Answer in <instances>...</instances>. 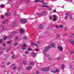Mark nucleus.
<instances>
[{"label": "nucleus", "mask_w": 74, "mask_h": 74, "mask_svg": "<svg viewBox=\"0 0 74 74\" xmlns=\"http://www.w3.org/2000/svg\"><path fill=\"white\" fill-rule=\"evenodd\" d=\"M55 44L53 43H52L51 45L47 47L46 48L44 49V52H46L47 51H48V49H49L50 48H52V47H54L55 48Z\"/></svg>", "instance_id": "1"}, {"label": "nucleus", "mask_w": 74, "mask_h": 74, "mask_svg": "<svg viewBox=\"0 0 74 74\" xmlns=\"http://www.w3.org/2000/svg\"><path fill=\"white\" fill-rule=\"evenodd\" d=\"M27 19L25 18H22L20 20V21L21 23L23 24H25L27 22Z\"/></svg>", "instance_id": "2"}, {"label": "nucleus", "mask_w": 74, "mask_h": 74, "mask_svg": "<svg viewBox=\"0 0 74 74\" xmlns=\"http://www.w3.org/2000/svg\"><path fill=\"white\" fill-rule=\"evenodd\" d=\"M50 68L49 67H48L45 68L41 69L42 71H47Z\"/></svg>", "instance_id": "3"}, {"label": "nucleus", "mask_w": 74, "mask_h": 74, "mask_svg": "<svg viewBox=\"0 0 74 74\" xmlns=\"http://www.w3.org/2000/svg\"><path fill=\"white\" fill-rule=\"evenodd\" d=\"M27 47V45L25 44H24L23 45V46L21 47L22 49H26Z\"/></svg>", "instance_id": "4"}, {"label": "nucleus", "mask_w": 74, "mask_h": 74, "mask_svg": "<svg viewBox=\"0 0 74 74\" xmlns=\"http://www.w3.org/2000/svg\"><path fill=\"white\" fill-rule=\"evenodd\" d=\"M16 20H15L13 22L12 24L11 25V26L12 28L14 27L15 26V24H16Z\"/></svg>", "instance_id": "5"}, {"label": "nucleus", "mask_w": 74, "mask_h": 74, "mask_svg": "<svg viewBox=\"0 0 74 74\" xmlns=\"http://www.w3.org/2000/svg\"><path fill=\"white\" fill-rule=\"evenodd\" d=\"M0 29H1L2 30H7V28H4V27L3 26V25H1V26Z\"/></svg>", "instance_id": "6"}, {"label": "nucleus", "mask_w": 74, "mask_h": 74, "mask_svg": "<svg viewBox=\"0 0 74 74\" xmlns=\"http://www.w3.org/2000/svg\"><path fill=\"white\" fill-rule=\"evenodd\" d=\"M65 15H66V16L65 17L64 19L66 20H67V19L69 18L68 17V16L69 15V14H68V13H65Z\"/></svg>", "instance_id": "7"}, {"label": "nucleus", "mask_w": 74, "mask_h": 74, "mask_svg": "<svg viewBox=\"0 0 74 74\" xmlns=\"http://www.w3.org/2000/svg\"><path fill=\"white\" fill-rule=\"evenodd\" d=\"M19 32L21 33V34H22V33H24V30H23V29L21 28L19 30Z\"/></svg>", "instance_id": "8"}, {"label": "nucleus", "mask_w": 74, "mask_h": 74, "mask_svg": "<svg viewBox=\"0 0 74 74\" xmlns=\"http://www.w3.org/2000/svg\"><path fill=\"white\" fill-rule=\"evenodd\" d=\"M58 48L59 51H63V47H60V46H58Z\"/></svg>", "instance_id": "9"}, {"label": "nucleus", "mask_w": 74, "mask_h": 74, "mask_svg": "<svg viewBox=\"0 0 74 74\" xmlns=\"http://www.w3.org/2000/svg\"><path fill=\"white\" fill-rule=\"evenodd\" d=\"M42 16H44L45 15H47V12L44 11L43 12H42Z\"/></svg>", "instance_id": "10"}, {"label": "nucleus", "mask_w": 74, "mask_h": 74, "mask_svg": "<svg viewBox=\"0 0 74 74\" xmlns=\"http://www.w3.org/2000/svg\"><path fill=\"white\" fill-rule=\"evenodd\" d=\"M16 33H18V32L16 31H12L10 33L11 34H16Z\"/></svg>", "instance_id": "11"}, {"label": "nucleus", "mask_w": 74, "mask_h": 74, "mask_svg": "<svg viewBox=\"0 0 74 74\" xmlns=\"http://www.w3.org/2000/svg\"><path fill=\"white\" fill-rule=\"evenodd\" d=\"M5 15L6 16H8L11 15V13H6L5 14Z\"/></svg>", "instance_id": "12"}, {"label": "nucleus", "mask_w": 74, "mask_h": 74, "mask_svg": "<svg viewBox=\"0 0 74 74\" xmlns=\"http://www.w3.org/2000/svg\"><path fill=\"white\" fill-rule=\"evenodd\" d=\"M18 45V43L16 42H15L13 44V46L14 47H16V46H17Z\"/></svg>", "instance_id": "13"}, {"label": "nucleus", "mask_w": 74, "mask_h": 74, "mask_svg": "<svg viewBox=\"0 0 74 74\" xmlns=\"http://www.w3.org/2000/svg\"><path fill=\"white\" fill-rule=\"evenodd\" d=\"M53 17H54L53 20V21H56V16L55 15H53Z\"/></svg>", "instance_id": "14"}, {"label": "nucleus", "mask_w": 74, "mask_h": 74, "mask_svg": "<svg viewBox=\"0 0 74 74\" xmlns=\"http://www.w3.org/2000/svg\"><path fill=\"white\" fill-rule=\"evenodd\" d=\"M43 25H40L39 26V28L40 29H42L43 28Z\"/></svg>", "instance_id": "15"}, {"label": "nucleus", "mask_w": 74, "mask_h": 74, "mask_svg": "<svg viewBox=\"0 0 74 74\" xmlns=\"http://www.w3.org/2000/svg\"><path fill=\"white\" fill-rule=\"evenodd\" d=\"M3 56L4 57V58H8V57H9L10 56H9L8 54H4L3 55Z\"/></svg>", "instance_id": "16"}, {"label": "nucleus", "mask_w": 74, "mask_h": 74, "mask_svg": "<svg viewBox=\"0 0 74 74\" xmlns=\"http://www.w3.org/2000/svg\"><path fill=\"white\" fill-rule=\"evenodd\" d=\"M64 68V64H63L61 66V69L62 70H63Z\"/></svg>", "instance_id": "17"}, {"label": "nucleus", "mask_w": 74, "mask_h": 74, "mask_svg": "<svg viewBox=\"0 0 74 74\" xmlns=\"http://www.w3.org/2000/svg\"><path fill=\"white\" fill-rule=\"evenodd\" d=\"M34 62H30L29 63V65H31V66H33V65H34Z\"/></svg>", "instance_id": "18"}, {"label": "nucleus", "mask_w": 74, "mask_h": 74, "mask_svg": "<svg viewBox=\"0 0 74 74\" xmlns=\"http://www.w3.org/2000/svg\"><path fill=\"white\" fill-rule=\"evenodd\" d=\"M42 13H37V15H38V16H40L41 15L42 16Z\"/></svg>", "instance_id": "19"}, {"label": "nucleus", "mask_w": 74, "mask_h": 74, "mask_svg": "<svg viewBox=\"0 0 74 74\" xmlns=\"http://www.w3.org/2000/svg\"><path fill=\"white\" fill-rule=\"evenodd\" d=\"M32 69V67L30 66L28 67V70H30L31 69Z\"/></svg>", "instance_id": "20"}, {"label": "nucleus", "mask_w": 74, "mask_h": 74, "mask_svg": "<svg viewBox=\"0 0 74 74\" xmlns=\"http://www.w3.org/2000/svg\"><path fill=\"white\" fill-rule=\"evenodd\" d=\"M7 38V37L6 36H4L3 38V40H5Z\"/></svg>", "instance_id": "21"}, {"label": "nucleus", "mask_w": 74, "mask_h": 74, "mask_svg": "<svg viewBox=\"0 0 74 74\" xmlns=\"http://www.w3.org/2000/svg\"><path fill=\"white\" fill-rule=\"evenodd\" d=\"M69 16L70 18L71 19H74V18H73V17L71 15L69 14Z\"/></svg>", "instance_id": "22"}, {"label": "nucleus", "mask_w": 74, "mask_h": 74, "mask_svg": "<svg viewBox=\"0 0 74 74\" xmlns=\"http://www.w3.org/2000/svg\"><path fill=\"white\" fill-rule=\"evenodd\" d=\"M14 16H16L17 14L16 12H14V14H13Z\"/></svg>", "instance_id": "23"}, {"label": "nucleus", "mask_w": 74, "mask_h": 74, "mask_svg": "<svg viewBox=\"0 0 74 74\" xmlns=\"http://www.w3.org/2000/svg\"><path fill=\"white\" fill-rule=\"evenodd\" d=\"M8 38L9 40H11V39H12V36L11 35H10L9 36Z\"/></svg>", "instance_id": "24"}, {"label": "nucleus", "mask_w": 74, "mask_h": 74, "mask_svg": "<svg viewBox=\"0 0 74 74\" xmlns=\"http://www.w3.org/2000/svg\"><path fill=\"white\" fill-rule=\"evenodd\" d=\"M56 73H58V72L59 71V69H56V70H55Z\"/></svg>", "instance_id": "25"}, {"label": "nucleus", "mask_w": 74, "mask_h": 74, "mask_svg": "<svg viewBox=\"0 0 74 74\" xmlns=\"http://www.w3.org/2000/svg\"><path fill=\"white\" fill-rule=\"evenodd\" d=\"M31 55L32 56H34L36 55V53L34 52H33L32 53Z\"/></svg>", "instance_id": "26"}, {"label": "nucleus", "mask_w": 74, "mask_h": 74, "mask_svg": "<svg viewBox=\"0 0 74 74\" xmlns=\"http://www.w3.org/2000/svg\"><path fill=\"white\" fill-rule=\"evenodd\" d=\"M15 55H13L11 56V58L12 59H14V58H15Z\"/></svg>", "instance_id": "27"}, {"label": "nucleus", "mask_w": 74, "mask_h": 74, "mask_svg": "<svg viewBox=\"0 0 74 74\" xmlns=\"http://www.w3.org/2000/svg\"><path fill=\"white\" fill-rule=\"evenodd\" d=\"M74 51L71 50V52H70V54H74Z\"/></svg>", "instance_id": "28"}, {"label": "nucleus", "mask_w": 74, "mask_h": 74, "mask_svg": "<svg viewBox=\"0 0 74 74\" xmlns=\"http://www.w3.org/2000/svg\"><path fill=\"white\" fill-rule=\"evenodd\" d=\"M41 7H47V8H48L49 6H45V5H41Z\"/></svg>", "instance_id": "29"}, {"label": "nucleus", "mask_w": 74, "mask_h": 74, "mask_svg": "<svg viewBox=\"0 0 74 74\" xmlns=\"http://www.w3.org/2000/svg\"><path fill=\"white\" fill-rule=\"evenodd\" d=\"M50 72H52L53 73H56L55 70H51Z\"/></svg>", "instance_id": "30"}, {"label": "nucleus", "mask_w": 74, "mask_h": 74, "mask_svg": "<svg viewBox=\"0 0 74 74\" xmlns=\"http://www.w3.org/2000/svg\"><path fill=\"white\" fill-rule=\"evenodd\" d=\"M70 42L71 43V44H73L74 42L73 40H70Z\"/></svg>", "instance_id": "31"}, {"label": "nucleus", "mask_w": 74, "mask_h": 74, "mask_svg": "<svg viewBox=\"0 0 74 74\" xmlns=\"http://www.w3.org/2000/svg\"><path fill=\"white\" fill-rule=\"evenodd\" d=\"M36 72V74H39L40 73V71H39L37 70Z\"/></svg>", "instance_id": "32"}, {"label": "nucleus", "mask_w": 74, "mask_h": 74, "mask_svg": "<svg viewBox=\"0 0 74 74\" xmlns=\"http://www.w3.org/2000/svg\"><path fill=\"white\" fill-rule=\"evenodd\" d=\"M59 27L61 28L62 29V28H63V25H60L59 26Z\"/></svg>", "instance_id": "33"}, {"label": "nucleus", "mask_w": 74, "mask_h": 74, "mask_svg": "<svg viewBox=\"0 0 74 74\" xmlns=\"http://www.w3.org/2000/svg\"><path fill=\"white\" fill-rule=\"evenodd\" d=\"M18 36H16L15 37V38L14 39L15 40H16L18 39Z\"/></svg>", "instance_id": "34"}, {"label": "nucleus", "mask_w": 74, "mask_h": 74, "mask_svg": "<svg viewBox=\"0 0 74 74\" xmlns=\"http://www.w3.org/2000/svg\"><path fill=\"white\" fill-rule=\"evenodd\" d=\"M23 63L24 65H26V62L25 61H23Z\"/></svg>", "instance_id": "35"}, {"label": "nucleus", "mask_w": 74, "mask_h": 74, "mask_svg": "<svg viewBox=\"0 0 74 74\" xmlns=\"http://www.w3.org/2000/svg\"><path fill=\"white\" fill-rule=\"evenodd\" d=\"M10 49H8L6 51V52H10Z\"/></svg>", "instance_id": "36"}, {"label": "nucleus", "mask_w": 74, "mask_h": 74, "mask_svg": "<svg viewBox=\"0 0 74 74\" xmlns=\"http://www.w3.org/2000/svg\"><path fill=\"white\" fill-rule=\"evenodd\" d=\"M26 38H27V37H26V36H24V37H23L22 39L23 40H25V39H26Z\"/></svg>", "instance_id": "37"}, {"label": "nucleus", "mask_w": 74, "mask_h": 74, "mask_svg": "<svg viewBox=\"0 0 74 74\" xmlns=\"http://www.w3.org/2000/svg\"><path fill=\"white\" fill-rule=\"evenodd\" d=\"M40 1V0H35L34 1L35 3H37V2H39Z\"/></svg>", "instance_id": "38"}, {"label": "nucleus", "mask_w": 74, "mask_h": 74, "mask_svg": "<svg viewBox=\"0 0 74 74\" xmlns=\"http://www.w3.org/2000/svg\"><path fill=\"white\" fill-rule=\"evenodd\" d=\"M25 1L26 4H27L28 3V0H25Z\"/></svg>", "instance_id": "39"}, {"label": "nucleus", "mask_w": 74, "mask_h": 74, "mask_svg": "<svg viewBox=\"0 0 74 74\" xmlns=\"http://www.w3.org/2000/svg\"><path fill=\"white\" fill-rule=\"evenodd\" d=\"M70 36L72 37H74V34H71L70 35Z\"/></svg>", "instance_id": "40"}, {"label": "nucleus", "mask_w": 74, "mask_h": 74, "mask_svg": "<svg viewBox=\"0 0 74 74\" xmlns=\"http://www.w3.org/2000/svg\"><path fill=\"white\" fill-rule=\"evenodd\" d=\"M25 54H28V51H26L25 52Z\"/></svg>", "instance_id": "41"}, {"label": "nucleus", "mask_w": 74, "mask_h": 74, "mask_svg": "<svg viewBox=\"0 0 74 74\" xmlns=\"http://www.w3.org/2000/svg\"><path fill=\"white\" fill-rule=\"evenodd\" d=\"M32 50H33V49H31V48H28V51H32Z\"/></svg>", "instance_id": "42"}, {"label": "nucleus", "mask_w": 74, "mask_h": 74, "mask_svg": "<svg viewBox=\"0 0 74 74\" xmlns=\"http://www.w3.org/2000/svg\"><path fill=\"white\" fill-rule=\"evenodd\" d=\"M5 67V65H2L1 66V67L2 68H4V67Z\"/></svg>", "instance_id": "43"}, {"label": "nucleus", "mask_w": 74, "mask_h": 74, "mask_svg": "<svg viewBox=\"0 0 74 74\" xmlns=\"http://www.w3.org/2000/svg\"><path fill=\"white\" fill-rule=\"evenodd\" d=\"M11 64V62H8V63H7L6 64V65H7V66H8V65H9V64Z\"/></svg>", "instance_id": "44"}, {"label": "nucleus", "mask_w": 74, "mask_h": 74, "mask_svg": "<svg viewBox=\"0 0 74 74\" xmlns=\"http://www.w3.org/2000/svg\"><path fill=\"white\" fill-rule=\"evenodd\" d=\"M48 3H42V4H44V5H46V4H47Z\"/></svg>", "instance_id": "45"}, {"label": "nucleus", "mask_w": 74, "mask_h": 74, "mask_svg": "<svg viewBox=\"0 0 74 74\" xmlns=\"http://www.w3.org/2000/svg\"><path fill=\"white\" fill-rule=\"evenodd\" d=\"M1 17L2 18V19H4V16H3V15H1Z\"/></svg>", "instance_id": "46"}, {"label": "nucleus", "mask_w": 74, "mask_h": 74, "mask_svg": "<svg viewBox=\"0 0 74 74\" xmlns=\"http://www.w3.org/2000/svg\"><path fill=\"white\" fill-rule=\"evenodd\" d=\"M11 40L9 41H8L7 42L8 44H10V43H11Z\"/></svg>", "instance_id": "47"}, {"label": "nucleus", "mask_w": 74, "mask_h": 74, "mask_svg": "<svg viewBox=\"0 0 74 74\" xmlns=\"http://www.w3.org/2000/svg\"><path fill=\"white\" fill-rule=\"evenodd\" d=\"M49 10H50V11H52V9H51V7H49Z\"/></svg>", "instance_id": "48"}, {"label": "nucleus", "mask_w": 74, "mask_h": 74, "mask_svg": "<svg viewBox=\"0 0 74 74\" xmlns=\"http://www.w3.org/2000/svg\"><path fill=\"white\" fill-rule=\"evenodd\" d=\"M70 69H71V70H72V69H73V66H71L70 68Z\"/></svg>", "instance_id": "49"}, {"label": "nucleus", "mask_w": 74, "mask_h": 74, "mask_svg": "<svg viewBox=\"0 0 74 74\" xmlns=\"http://www.w3.org/2000/svg\"><path fill=\"white\" fill-rule=\"evenodd\" d=\"M3 39H0V43H2V41H3Z\"/></svg>", "instance_id": "50"}, {"label": "nucleus", "mask_w": 74, "mask_h": 74, "mask_svg": "<svg viewBox=\"0 0 74 74\" xmlns=\"http://www.w3.org/2000/svg\"><path fill=\"white\" fill-rule=\"evenodd\" d=\"M48 59L49 60H52V59L51 58L48 57Z\"/></svg>", "instance_id": "51"}, {"label": "nucleus", "mask_w": 74, "mask_h": 74, "mask_svg": "<svg viewBox=\"0 0 74 74\" xmlns=\"http://www.w3.org/2000/svg\"><path fill=\"white\" fill-rule=\"evenodd\" d=\"M17 68V67H16L15 66V67H14L13 68V70H15V69H16Z\"/></svg>", "instance_id": "52"}, {"label": "nucleus", "mask_w": 74, "mask_h": 74, "mask_svg": "<svg viewBox=\"0 0 74 74\" xmlns=\"http://www.w3.org/2000/svg\"><path fill=\"white\" fill-rule=\"evenodd\" d=\"M37 44H41V42H37Z\"/></svg>", "instance_id": "53"}, {"label": "nucleus", "mask_w": 74, "mask_h": 74, "mask_svg": "<svg viewBox=\"0 0 74 74\" xmlns=\"http://www.w3.org/2000/svg\"><path fill=\"white\" fill-rule=\"evenodd\" d=\"M56 29H58L59 28V26L58 25H56Z\"/></svg>", "instance_id": "54"}, {"label": "nucleus", "mask_w": 74, "mask_h": 74, "mask_svg": "<svg viewBox=\"0 0 74 74\" xmlns=\"http://www.w3.org/2000/svg\"><path fill=\"white\" fill-rule=\"evenodd\" d=\"M45 56H48H48H49V54H47L46 55H45Z\"/></svg>", "instance_id": "55"}, {"label": "nucleus", "mask_w": 74, "mask_h": 74, "mask_svg": "<svg viewBox=\"0 0 74 74\" xmlns=\"http://www.w3.org/2000/svg\"><path fill=\"white\" fill-rule=\"evenodd\" d=\"M2 45L4 47H5V46H6V45H5V43H3Z\"/></svg>", "instance_id": "56"}, {"label": "nucleus", "mask_w": 74, "mask_h": 74, "mask_svg": "<svg viewBox=\"0 0 74 74\" xmlns=\"http://www.w3.org/2000/svg\"><path fill=\"white\" fill-rule=\"evenodd\" d=\"M34 43H32L31 44V45L32 46H33V45H34Z\"/></svg>", "instance_id": "57"}, {"label": "nucleus", "mask_w": 74, "mask_h": 74, "mask_svg": "<svg viewBox=\"0 0 74 74\" xmlns=\"http://www.w3.org/2000/svg\"><path fill=\"white\" fill-rule=\"evenodd\" d=\"M57 38H60V36L59 35H57L56 36Z\"/></svg>", "instance_id": "58"}, {"label": "nucleus", "mask_w": 74, "mask_h": 74, "mask_svg": "<svg viewBox=\"0 0 74 74\" xmlns=\"http://www.w3.org/2000/svg\"><path fill=\"white\" fill-rule=\"evenodd\" d=\"M6 22V21L5 20H4L3 21V23H5Z\"/></svg>", "instance_id": "59"}, {"label": "nucleus", "mask_w": 74, "mask_h": 74, "mask_svg": "<svg viewBox=\"0 0 74 74\" xmlns=\"http://www.w3.org/2000/svg\"><path fill=\"white\" fill-rule=\"evenodd\" d=\"M23 57H26L27 56L25 54H23Z\"/></svg>", "instance_id": "60"}, {"label": "nucleus", "mask_w": 74, "mask_h": 74, "mask_svg": "<svg viewBox=\"0 0 74 74\" xmlns=\"http://www.w3.org/2000/svg\"><path fill=\"white\" fill-rule=\"evenodd\" d=\"M26 70H28V66H27L25 68Z\"/></svg>", "instance_id": "61"}, {"label": "nucleus", "mask_w": 74, "mask_h": 74, "mask_svg": "<svg viewBox=\"0 0 74 74\" xmlns=\"http://www.w3.org/2000/svg\"><path fill=\"white\" fill-rule=\"evenodd\" d=\"M36 51H37V52H38V51H39V50H38V49H36Z\"/></svg>", "instance_id": "62"}, {"label": "nucleus", "mask_w": 74, "mask_h": 74, "mask_svg": "<svg viewBox=\"0 0 74 74\" xmlns=\"http://www.w3.org/2000/svg\"><path fill=\"white\" fill-rule=\"evenodd\" d=\"M0 7H4V5H1Z\"/></svg>", "instance_id": "63"}, {"label": "nucleus", "mask_w": 74, "mask_h": 74, "mask_svg": "<svg viewBox=\"0 0 74 74\" xmlns=\"http://www.w3.org/2000/svg\"><path fill=\"white\" fill-rule=\"evenodd\" d=\"M64 30H67V28H66V27H65L64 28Z\"/></svg>", "instance_id": "64"}]
</instances>
